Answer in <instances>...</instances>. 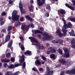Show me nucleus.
<instances>
[{"mask_svg":"<svg viewBox=\"0 0 75 75\" xmlns=\"http://www.w3.org/2000/svg\"><path fill=\"white\" fill-rule=\"evenodd\" d=\"M20 72L19 71H18L13 73V74H12V72L11 71H7L5 74L6 75H17L18 74H20Z\"/></svg>","mask_w":75,"mask_h":75,"instance_id":"nucleus-8","label":"nucleus"},{"mask_svg":"<svg viewBox=\"0 0 75 75\" xmlns=\"http://www.w3.org/2000/svg\"><path fill=\"white\" fill-rule=\"evenodd\" d=\"M70 8V9H71V10H75L74 8L73 7H72L71 6H70V8Z\"/></svg>","mask_w":75,"mask_h":75,"instance_id":"nucleus-50","label":"nucleus"},{"mask_svg":"<svg viewBox=\"0 0 75 75\" xmlns=\"http://www.w3.org/2000/svg\"><path fill=\"white\" fill-rule=\"evenodd\" d=\"M57 12L58 13V14H59V13H60L61 14H65V10L64 9H61L60 10H58L57 11Z\"/></svg>","mask_w":75,"mask_h":75,"instance_id":"nucleus-14","label":"nucleus"},{"mask_svg":"<svg viewBox=\"0 0 75 75\" xmlns=\"http://www.w3.org/2000/svg\"><path fill=\"white\" fill-rule=\"evenodd\" d=\"M8 3L9 4H12V3H13V1H11V0H10L8 1Z\"/></svg>","mask_w":75,"mask_h":75,"instance_id":"nucleus-56","label":"nucleus"},{"mask_svg":"<svg viewBox=\"0 0 75 75\" xmlns=\"http://www.w3.org/2000/svg\"><path fill=\"white\" fill-rule=\"evenodd\" d=\"M65 75V72L64 71H62L61 72V73H60V75Z\"/></svg>","mask_w":75,"mask_h":75,"instance_id":"nucleus-47","label":"nucleus"},{"mask_svg":"<svg viewBox=\"0 0 75 75\" xmlns=\"http://www.w3.org/2000/svg\"><path fill=\"white\" fill-rule=\"evenodd\" d=\"M61 65L60 64H58L57 65V67H60Z\"/></svg>","mask_w":75,"mask_h":75,"instance_id":"nucleus-63","label":"nucleus"},{"mask_svg":"<svg viewBox=\"0 0 75 75\" xmlns=\"http://www.w3.org/2000/svg\"><path fill=\"white\" fill-rule=\"evenodd\" d=\"M19 38L21 40V41H23V40H24V38H23L22 36L20 37Z\"/></svg>","mask_w":75,"mask_h":75,"instance_id":"nucleus-59","label":"nucleus"},{"mask_svg":"<svg viewBox=\"0 0 75 75\" xmlns=\"http://www.w3.org/2000/svg\"><path fill=\"white\" fill-rule=\"evenodd\" d=\"M65 5L66 7H68V8H69L71 6H69V5L68 4H67V3H66L65 4Z\"/></svg>","mask_w":75,"mask_h":75,"instance_id":"nucleus-55","label":"nucleus"},{"mask_svg":"<svg viewBox=\"0 0 75 75\" xmlns=\"http://www.w3.org/2000/svg\"><path fill=\"white\" fill-rule=\"evenodd\" d=\"M25 27V25H22L21 26V29H22V30H23V31H24Z\"/></svg>","mask_w":75,"mask_h":75,"instance_id":"nucleus-32","label":"nucleus"},{"mask_svg":"<svg viewBox=\"0 0 75 75\" xmlns=\"http://www.w3.org/2000/svg\"><path fill=\"white\" fill-rule=\"evenodd\" d=\"M8 68L9 69H13V68H14V65L11 64L10 65L8 66Z\"/></svg>","mask_w":75,"mask_h":75,"instance_id":"nucleus-28","label":"nucleus"},{"mask_svg":"<svg viewBox=\"0 0 75 75\" xmlns=\"http://www.w3.org/2000/svg\"><path fill=\"white\" fill-rule=\"evenodd\" d=\"M24 17H22L20 19V21H23V20H24Z\"/></svg>","mask_w":75,"mask_h":75,"instance_id":"nucleus-58","label":"nucleus"},{"mask_svg":"<svg viewBox=\"0 0 75 75\" xmlns=\"http://www.w3.org/2000/svg\"><path fill=\"white\" fill-rule=\"evenodd\" d=\"M18 25H21V23L19 21H16V22L14 24V26L18 27Z\"/></svg>","mask_w":75,"mask_h":75,"instance_id":"nucleus-22","label":"nucleus"},{"mask_svg":"<svg viewBox=\"0 0 75 75\" xmlns=\"http://www.w3.org/2000/svg\"><path fill=\"white\" fill-rule=\"evenodd\" d=\"M70 34V35L71 36H73L74 37H75V34L74 33V31L73 30H71V32H69Z\"/></svg>","mask_w":75,"mask_h":75,"instance_id":"nucleus-23","label":"nucleus"},{"mask_svg":"<svg viewBox=\"0 0 75 75\" xmlns=\"http://www.w3.org/2000/svg\"><path fill=\"white\" fill-rule=\"evenodd\" d=\"M39 49H41V50H43L45 49V47L44 46H39Z\"/></svg>","mask_w":75,"mask_h":75,"instance_id":"nucleus-35","label":"nucleus"},{"mask_svg":"<svg viewBox=\"0 0 75 75\" xmlns=\"http://www.w3.org/2000/svg\"><path fill=\"white\" fill-rule=\"evenodd\" d=\"M28 8H29V11H31V9H32V8H33V5H31V6H29Z\"/></svg>","mask_w":75,"mask_h":75,"instance_id":"nucleus-44","label":"nucleus"},{"mask_svg":"<svg viewBox=\"0 0 75 75\" xmlns=\"http://www.w3.org/2000/svg\"><path fill=\"white\" fill-rule=\"evenodd\" d=\"M71 47L72 48H74V50H75V45L74 44V45H72L71 46Z\"/></svg>","mask_w":75,"mask_h":75,"instance_id":"nucleus-54","label":"nucleus"},{"mask_svg":"<svg viewBox=\"0 0 75 75\" xmlns=\"http://www.w3.org/2000/svg\"><path fill=\"white\" fill-rule=\"evenodd\" d=\"M59 61L61 64H62L63 65H65V62H66V60L64 59H60Z\"/></svg>","mask_w":75,"mask_h":75,"instance_id":"nucleus-20","label":"nucleus"},{"mask_svg":"<svg viewBox=\"0 0 75 75\" xmlns=\"http://www.w3.org/2000/svg\"><path fill=\"white\" fill-rule=\"evenodd\" d=\"M32 31L34 34H42V32L38 30H33Z\"/></svg>","mask_w":75,"mask_h":75,"instance_id":"nucleus-10","label":"nucleus"},{"mask_svg":"<svg viewBox=\"0 0 75 75\" xmlns=\"http://www.w3.org/2000/svg\"><path fill=\"white\" fill-rule=\"evenodd\" d=\"M48 50H50L51 53H55L56 52V51L55 49L52 48V47H51L48 48Z\"/></svg>","mask_w":75,"mask_h":75,"instance_id":"nucleus-15","label":"nucleus"},{"mask_svg":"<svg viewBox=\"0 0 75 75\" xmlns=\"http://www.w3.org/2000/svg\"><path fill=\"white\" fill-rule=\"evenodd\" d=\"M17 11H13L12 16H11V19L13 21H18L19 16H18L17 15Z\"/></svg>","mask_w":75,"mask_h":75,"instance_id":"nucleus-3","label":"nucleus"},{"mask_svg":"<svg viewBox=\"0 0 75 75\" xmlns=\"http://www.w3.org/2000/svg\"><path fill=\"white\" fill-rule=\"evenodd\" d=\"M24 54L25 55H28L29 56L31 55L32 53H31V51L29 50L27 51L26 52H24Z\"/></svg>","mask_w":75,"mask_h":75,"instance_id":"nucleus-19","label":"nucleus"},{"mask_svg":"<svg viewBox=\"0 0 75 75\" xmlns=\"http://www.w3.org/2000/svg\"><path fill=\"white\" fill-rule=\"evenodd\" d=\"M37 3L39 6H42V5H43L45 4V0H37Z\"/></svg>","mask_w":75,"mask_h":75,"instance_id":"nucleus-6","label":"nucleus"},{"mask_svg":"<svg viewBox=\"0 0 75 75\" xmlns=\"http://www.w3.org/2000/svg\"><path fill=\"white\" fill-rule=\"evenodd\" d=\"M25 18L27 20H28V21H33V19L31 17H30L28 15H25Z\"/></svg>","mask_w":75,"mask_h":75,"instance_id":"nucleus-18","label":"nucleus"},{"mask_svg":"<svg viewBox=\"0 0 75 75\" xmlns=\"http://www.w3.org/2000/svg\"><path fill=\"white\" fill-rule=\"evenodd\" d=\"M32 69L33 71H35L36 72L37 71L38 74L39 73V72H38V71L36 70V69H35L33 67L32 68Z\"/></svg>","mask_w":75,"mask_h":75,"instance_id":"nucleus-46","label":"nucleus"},{"mask_svg":"<svg viewBox=\"0 0 75 75\" xmlns=\"http://www.w3.org/2000/svg\"><path fill=\"white\" fill-rule=\"evenodd\" d=\"M29 27H30V26L29 25L25 26L24 31H26V30H27L28 28H29Z\"/></svg>","mask_w":75,"mask_h":75,"instance_id":"nucleus-36","label":"nucleus"},{"mask_svg":"<svg viewBox=\"0 0 75 75\" xmlns=\"http://www.w3.org/2000/svg\"><path fill=\"white\" fill-rule=\"evenodd\" d=\"M46 9H48V10H51V7L50 5H47L46 7Z\"/></svg>","mask_w":75,"mask_h":75,"instance_id":"nucleus-38","label":"nucleus"},{"mask_svg":"<svg viewBox=\"0 0 75 75\" xmlns=\"http://www.w3.org/2000/svg\"><path fill=\"white\" fill-rule=\"evenodd\" d=\"M37 37L41 39V37H42V36L40 34H38L37 35Z\"/></svg>","mask_w":75,"mask_h":75,"instance_id":"nucleus-48","label":"nucleus"},{"mask_svg":"<svg viewBox=\"0 0 75 75\" xmlns=\"http://www.w3.org/2000/svg\"><path fill=\"white\" fill-rule=\"evenodd\" d=\"M70 20L71 21L75 23V18H70Z\"/></svg>","mask_w":75,"mask_h":75,"instance_id":"nucleus-40","label":"nucleus"},{"mask_svg":"<svg viewBox=\"0 0 75 75\" xmlns=\"http://www.w3.org/2000/svg\"><path fill=\"white\" fill-rule=\"evenodd\" d=\"M11 60L12 62H15V58L13 57H12L11 59Z\"/></svg>","mask_w":75,"mask_h":75,"instance_id":"nucleus-41","label":"nucleus"},{"mask_svg":"<svg viewBox=\"0 0 75 75\" xmlns=\"http://www.w3.org/2000/svg\"><path fill=\"white\" fill-rule=\"evenodd\" d=\"M4 33L6 32V29L5 28H3L1 30V33Z\"/></svg>","mask_w":75,"mask_h":75,"instance_id":"nucleus-43","label":"nucleus"},{"mask_svg":"<svg viewBox=\"0 0 75 75\" xmlns=\"http://www.w3.org/2000/svg\"><path fill=\"white\" fill-rule=\"evenodd\" d=\"M65 73L69 75H74L75 74V69H72L71 70H66Z\"/></svg>","mask_w":75,"mask_h":75,"instance_id":"nucleus-4","label":"nucleus"},{"mask_svg":"<svg viewBox=\"0 0 75 75\" xmlns=\"http://www.w3.org/2000/svg\"><path fill=\"white\" fill-rule=\"evenodd\" d=\"M39 71H43V68H40L39 69Z\"/></svg>","mask_w":75,"mask_h":75,"instance_id":"nucleus-62","label":"nucleus"},{"mask_svg":"<svg viewBox=\"0 0 75 75\" xmlns=\"http://www.w3.org/2000/svg\"><path fill=\"white\" fill-rule=\"evenodd\" d=\"M46 47H47V48H49V47H50V44L48 43H46Z\"/></svg>","mask_w":75,"mask_h":75,"instance_id":"nucleus-61","label":"nucleus"},{"mask_svg":"<svg viewBox=\"0 0 75 75\" xmlns=\"http://www.w3.org/2000/svg\"><path fill=\"white\" fill-rule=\"evenodd\" d=\"M57 51L59 52V53L60 54V55H62L63 52H62V50L60 48H59L57 50Z\"/></svg>","mask_w":75,"mask_h":75,"instance_id":"nucleus-27","label":"nucleus"},{"mask_svg":"<svg viewBox=\"0 0 75 75\" xmlns=\"http://www.w3.org/2000/svg\"><path fill=\"white\" fill-rule=\"evenodd\" d=\"M10 62L9 59L5 60V62Z\"/></svg>","mask_w":75,"mask_h":75,"instance_id":"nucleus-64","label":"nucleus"},{"mask_svg":"<svg viewBox=\"0 0 75 75\" xmlns=\"http://www.w3.org/2000/svg\"><path fill=\"white\" fill-rule=\"evenodd\" d=\"M43 36L45 37H43L42 40L43 41H45L47 40H51L52 38V36L49 35V34L47 32H45L43 34Z\"/></svg>","mask_w":75,"mask_h":75,"instance_id":"nucleus-2","label":"nucleus"},{"mask_svg":"<svg viewBox=\"0 0 75 75\" xmlns=\"http://www.w3.org/2000/svg\"><path fill=\"white\" fill-rule=\"evenodd\" d=\"M29 40H32V41H33V42H36V43H37V42H38L37 40V39H35L33 37H32L31 36L29 37Z\"/></svg>","mask_w":75,"mask_h":75,"instance_id":"nucleus-16","label":"nucleus"},{"mask_svg":"<svg viewBox=\"0 0 75 75\" xmlns=\"http://www.w3.org/2000/svg\"><path fill=\"white\" fill-rule=\"evenodd\" d=\"M72 24L70 22H69L66 24L65 22H64V25H63V28H71L72 27Z\"/></svg>","mask_w":75,"mask_h":75,"instance_id":"nucleus-5","label":"nucleus"},{"mask_svg":"<svg viewBox=\"0 0 75 75\" xmlns=\"http://www.w3.org/2000/svg\"><path fill=\"white\" fill-rule=\"evenodd\" d=\"M63 49L64 53H67L68 52V50L67 47H64Z\"/></svg>","mask_w":75,"mask_h":75,"instance_id":"nucleus-31","label":"nucleus"},{"mask_svg":"<svg viewBox=\"0 0 75 75\" xmlns=\"http://www.w3.org/2000/svg\"><path fill=\"white\" fill-rule=\"evenodd\" d=\"M56 34H57V35H58L59 37H60V38H61V37H64V35H63V34L61 33V32L60 30H57V31H56Z\"/></svg>","mask_w":75,"mask_h":75,"instance_id":"nucleus-11","label":"nucleus"},{"mask_svg":"<svg viewBox=\"0 0 75 75\" xmlns=\"http://www.w3.org/2000/svg\"><path fill=\"white\" fill-rule=\"evenodd\" d=\"M25 56L24 54H22V56L20 57V59L19 60L20 64L18 63L17 64H15L14 65V68L15 67H17L19 66H22L23 65L22 68H25V62H24V58Z\"/></svg>","mask_w":75,"mask_h":75,"instance_id":"nucleus-1","label":"nucleus"},{"mask_svg":"<svg viewBox=\"0 0 75 75\" xmlns=\"http://www.w3.org/2000/svg\"><path fill=\"white\" fill-rule=\"evenodd\" d=\"M13 40L12 39L11 41L9 42V43L8 44V47L9 48L11 47L12 45H13Z\"/></svg>","mask_w":75,"mask_h":75,"instance_id":"nucleus-21","label":"nucleus"},{"mask_svg":"<svg viewBox=\"0 0 75 75\" xmlns=\"http://www.w3.org/2000/svg\"><path fill=\"white\" fill-rule=\"evenodd\" d=\"M1 15L3 16H6V12L4 11H3L1 14Z\"/></svg>","mask_w":75,"mask_h":75,"instance_id":"nucleus-53","label":"nucleus"},{"mask_svg":"<svg viewBox=\"0 0 75 75\" xmlns=\"http://www.w3.org/2000/svg\"><path fill=\"white\" fill-rule=\"evenodd\" d=\"M52 42L54 43V44L59 43L60 44H63V40L61 39H59L58 40H54L52 41Z\"/></svg>","mask_w":75,"mask_h":75,"instance_id":"nucleus-7","label":"nucleus"},{"mask_svg":"<svg viewBox=\"0 0 75 75\" xmlns=\"http://www.w3.org/2000/svg\"><path fill=\"white\" fill-rule=\"evenodd\" d=\"M62 56L64 58H67L69 57V52L64 53V54H63Z\"/></svg>","mask_w":75,"mask_h":75,"instance_id":"nucleus-13","label":"nucleus"},{"mask_svg":"<svg viewBox=\"0 0 75 75\" xmlns=\"http://www.w3.org/2000/svg\"><path fill=\"white\" fill-rule=\"evenodd\" d=\"M29 25H30L31 27H32V28H34L35 27V26H34V24H33V23H31L30 24H29Z\"/></svg>","mask_w":75,"mask_h":75,"instance_id":"nucleus-45","label":"nucleus"},{"mask_svg":"<svg viewBox=\"0 0 75 75\" xmlns=\"http://www.w3.org/2000/svg\"><path fill=\"white\" fill-rule=\"evenodd\" d=\"M41 58L43 60H44V61H47V58L46 57H45L43 56H41Z\"/></svg>","mask_w":75,"mask_h":75,"instance_id":"nucleus-39","label":"nucleus"},{"mask_svg":"<svg viewBox=\"0 0 75 75\" xmlns=\"http://www.w3.org/2000/svg\"><path fill=\"white\" fill-rule=\"evenodd\" d=\"M45 16L47 17H49V16H50V15L49 14V13H46V14H45Z\"/></svg>","mask_w":75,"mask_h":75,"instance_id":"nucleus-49","label":"nucleus"},{"mask_svg":"<svg viewBox=\"0 0 75 75\" xmlns=\"http://www.w3.org/2000/svg\"><path fill=\"white\" fill-rule=\"evenodd\" d=\"M20 10H21V13H22V14H24L25 13H26V11H25V10H23V8H22L21 7V9Z\"/></svg>","mask_w":75,"mask_h":75,"instance_id":"nucleus-25","label":"nucleus"},{"mask_svg":"<svg viewBox=\"0 0 75 75\" xmlns=\"http://www.w3.org/2000/svg\"><path fill=\"white\" fill-rule=\"evenodd\" d=\"M35 64H37V65H40L41 63L40 61V60L38 59L36 61Z\"/></svg>","mask_w":75,"mask_h":75,"instance_id":"nucleus-30","label":"nucleus"},{"mask_svg":"<svg viewBox=\"0 0 75 75\" xmlns=\"http://www.w3.org/2000/svg\"><path fill=\"white\" fill-rule=\"evenodd\" d=\"M4 24V22L3 21H2L0 25H3Z\"/></svg>","mask_w":75,"mask_h":75,"instance_id":"nucleus-60","label":"nucleus"},{"mask_svg":"<svg viewBox=\"0 0 75 75\" xmlns=\"http://www.w3.org/2000/svg\"><path fill=\"white\" fill-rule=\"evenodd\" d=\"M65 29H66V28H64V26H63L62 28V30L63 32V35H64V36H65L67 35V31L65 30Z\"/></svg>","mask_w":75,"mask_h":75,"instance_id":"nucleus-17","label":"nucleus"},{"mask_svg":"<svg viewBox=\"0 0 75 75\" xmlns=\"http://www.w3.org/2000/svg\"><path fill=\"white\" fill-rule=\"evenodd\" d=\"M10 55H11V54H10V53H8L6 55V58H8V57H10Z\"/></svg>","mask_w":75,"mask_h":75,"instance_id":"nucleus-42","label":"nucleus"},{"mask_svg":"<svg viewBox=\"0 0 75 75\" xmlns=\"http://www.w3.org/2000/svg\"><path fill=\"white\" fill-rule=\"evenodd\" d=\"M71 44H75V38H72L71 40Z\"/></svg>","mask_w":75,"mask_h":75,"instance_id":"nucleus-26","label":"nucleus"},{"mask_svg":"<svg viewBox=\"0 0 75 75\" xmlns=\"http://www.w3.org/2000/svg\"><path fill=\"white\" fill-rule=\"evenodd\" d=\"M21 48L22 51H24L25 50V48L24 47V45H22L21 46Z\"/></svg>","mask_w":75,"mask_h":75,"instance_id":"nucleus-34","label":"nucleus"},{"mask_svg":"<svg viewBox=\"0 0 75 75\" xmlns=\"http://www.w3.org/2000/svg\"><path fill=\"white\" fill-rule=\"evenodd\" d=\"M10 33H11V31H10L8 32V35L6 37L5 41V43L10 41V35H9V34H10Z\"/></svg>","mask_w":75,"mask_h":75,"instance_id":"nucleus-9","label":"nucleus"},{"mask_svg":"<svg viewBox=\"0 0 75 75\" xmlns=\"http://www.w3.org/2000/svg\"><path fill=\"white\" fill-rule=\"evenodd\" d=\"M4 66L5 68H6L7 67V64L5 63L4 64Z\"/></svg>","mask_w":75,"mask_h":75,"instance_id":"nucleus-57","label":"nucleus"},{"mask_svg":"<svg viewBox=\"0 0 75 75\" xmlns=\"http://www.w3.org/2000/svg\"><path fill=\"white\" fill-rule=\"evenodd\" d=\"M50 58H51V59H53L54 60H55L56 58H55V55L54 54H51L50 55Z\"/></svg>","mask_w":75,"mask_h":75,"instance_id":"nucleus-24","label":"nucleus"},{"mask_svg":"<svg viewBox=\"0 0 75 75\" xmlns=\"http://www.w3.org/2000/svg\"><path fill=\"white\" fill-rule=\"evenodd\" d=\"M39 29L40 31H44V28L43 27H40Z\"/></svg>","mask_w":75,"mask_h":75,"instance_id":"nucleus-51","label":"nucleus"},{"mask_svg":"<svg viewBox=\"0 0 75 75\" xmlns=\"http://www.w3.org/2000/svg\"><path fill=\"white\" fill-rule=\"evenodd\" d=\"M12 29H13V26H9L7 30L8 31H11Z\"/></svg>","mask_w":75,"mask_h":75,"instance_id":"nucleus-33","label":"nucleus"},{"mask_svg":"<svg viewBox=\"0 0 75 75\" xmlns=\"http://www.w3.org/2000/svg\"><path fill=\"white\" fill-rule=\"evenodd\" d=\"M19 7L20 9H21V7L22 8H23V5H22V3L21 2L19 3Z\"/></svg>","mask_w":75,"mask_h":75,"instance_id":"nucleus-37","label":"nucleus"},{"mask_svg":"<svg viewBox=\"0 0 75 75\" xmlns=\"http://www.w3.org/2000/svg\"><path fill=\"white\" fill-rule=\"evenodd\" d=\"M47 54H48V55H49V54H50V53H51V50H49L47 51Z\"/></svg>","mask_w":75,"mask_h":75,"instance_id":"nucleus-52","label":"nucleus"},{"mask_svg":"<svg viewBox=\"0 0 75 75\" xmlns=\"http://www.w3.org/2000/svg\"><path fill=\"white\" fill-rule=\"evenodd\" d=\"M71 64V62L68 61H67V62L66 61L65 65L67 66H69Z\"/></svg>","mask_w":75,"mask_h":75,"instance_id":"nucleus-29","label":"nucleus"},{"mask_svg":"<svg viewBox=\"0 0 75 75\" xmlns=\"http://www.w3.org/2000/svg\"><path fill=\"white\" fill-rule=\"evenodd\" d=\"M47 73L45 75H53V74H54V71H50V69H47Z\"/></svg>","mask_w":75,"mask_h":75,"instance_id":"nucleus-12","label":"nucleus"}]
</instances>
